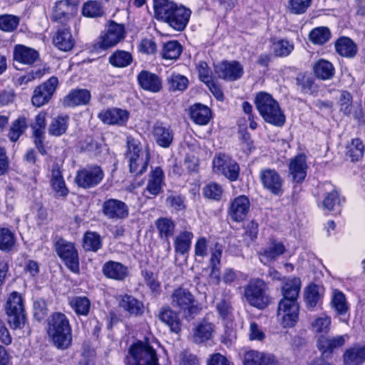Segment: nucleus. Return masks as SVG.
<instances>
[{
	"mask_svg": "<svg viewBox=\"0 0 365 365\" xmlns=\"http://www.w3.org/2000/svg\"><path fill=\"white\" fill-rule=\"evenodd\" d=\"M153 9L157 20L168 24L178 31L185 29L191 14L189 9L169 0H153Z\"/></svg>",
	"mask_w": 365,
	"mask_h": 365,
	"instance_id": "obj_1",
	"label": "nucleus"
},
{
	"mask_svg": "<svg viewBox=\"0 0 365 365\" xmlns=\"http://www.w3.org/2000/svg\"><path fill=\"white\" fill-rule=\"evenodd\" d=\"M48 335L58 349H67L72 344V329L67 317L62 313L51 314L48 320Z\"/></svg>",
	"mask_w": 365,
	"mask_h": 365,
	"instance_id": "obj_2",
	"label": "nucleus"
},
{
	"mask_svg": "<svg viewBox=\"0 0 365 365\" xmlns=\"http://www.w3.org/2000/svg\"><path fill=\"white\" fill-rule=\"evenodd\" d=\"M255 103L262 118L268 123L281 127L285 123V115L278 102L266 92L256 94Z\"/></svg>",
	"mask_w": 365,
	"mask_h": 365,
	"instance_id": "obj_3",
	"label": "nucleus"
},
{
	"mask_svg": "<svg viewBox=\"0 0 365 365\" xmlns=\"http://www.w3.org/2000/svg\"><path fill=\"white\" fill-rule=\"evenodd\" d=\"M126 158L129 163L130 172L134 175H142L147 169L150 154L140 147L138 140L128 138Z\"/></svg>",
	"mask_w": 365,
	"mask_h": 365,
	"instance_id": "obj_4",
	"label": "nucleus"
},
{
	"mask_svg": "<svg viewBox=\"0 0 365 365\" xmlns=\"http://www.w3.org/2000/svg\"><path fill=\"white\" fill-rule=\"evenodd\" d=\"M244 297L250 306L259 309L266 308L270 303L268 286L259 278L251 279L245 287Z\"/></svg>",
	"mask_w": 365,
	"mask_h": 365,
	"instance_id": "obj_5",
	"label": "nucleus"
},
{
	"mask_svg": "<svg viewBox=\"0 0 365 365\" xmlns=\"http://www.w3.org/2000/svg\"><path fill=\"white\" fill-rule=\"evenodd\" d=\"M5 312L11 329H17L24 327L26 323V315L24 301L21 294L14 291L9 294L6 302Z\"/></svg>",
	"mask_w": 365,
	"mask_h": 365,
	"instance_id": "obj_6",
	"label": "nucleus"
},
{
	"mask_svg": "<svg viewBox=\"0 0 365 365\" xmlns=\"http://www.w3.org/2000/svg\"><path fill=\"white\" fill-rule=\"evenodd\" d=\"M170 304L173 308L182 312L186 318L192 317L200 311L193 294L183 287H178L173 290L170 295Z\"/></svg>",
	"mask_w": 365,
	"mask_h": 365,
	"instance_id": "obj_7",
	"label": "nucleus"
},
{
	"mask_svg": "<svg viewBox=\"0 0 365 365\" xmlns=\"http://www.w3.org/2000/svg\"><path fill=\"white\" fill-rule=\"evenodd\" d=\"M104 175V172L99 165H88L76 171L74 182L79 187L91 189L98 185Z\"/></svg>",
	"mask_w": 365,
	"mask_h": 365,
	"instance_id": "obj_8",
	"label": "nucleus"
},
{
	"mask_svg": "<svg viewBox=\"0 0 365 365\" xmlns=\"http://www.w3.org/2000/svg\"><path fill=\"white\" fill-rule=\"evenodd\" d=\"M130 365H159L155 351L142 341L133 344L129 349Z\"/></svg>",
	"mask_w": 365,
	"mask_h": 365,
	"instance_id": "obj_9",
	"label": "nucleus"
},
{
	"mask_svg": "<svg viewBox=\"0 0 365 365\" xmlns=\"http://www.w3.org/2000/svg\"><path fill=\"white\" fill-rule=\"evenodd\" d=\"M213 171L225 176L229 180L236 181L240 175V165L230 156L225 153H217L212 160Z\"/></svg>",
	"mask_w": 365,
	"mask_h": 365,
	"instance_id": "obj_10",
	"label": "nucleus"
},
{
	"mask_svg": "<svg viewBox=\"0 0 365 365\" xmlns=\"http://www.w3.org/2000/svg\"><path fill=\"white\" fill-rule=\"evenodd\" d=\"M299 305L298 302L281 299L278 304L277 320L283 328L294 327L298 320Z\"/></svg>",
	"mask_w": 365,
	"mask_h": 365,
	"instance_id": "obj_11",
	"label": "nucleus"
},
{
	"mask_svg": "<svg viewBox=\"0 0 365 365\" xmlns=\"http://www.w3.org/2000/svg\"><path fill=\"white\" fill-rule=\"evenodd\" d=\"M125 37V28L122 24L112 21L103 31L96 43V47L106 50L116 46Z\"/></svg>",
	"mask_w": 365,
	"mask_h": 365,
	"instance_id": "obj_12",
	"label": "nucleus"
},
{
	"mask_svg": "<svg viewBox=\"0 0 365 365\" xmlns=\"http://www.w3.org/2000/svg\"><path fill=\"white\" fill-rule=\"evenodd\" d=\"M79 0H60L56 1L52 9L51 20L66 25L76 15Z\"/></svg>",
	"mask_w": 365,
	"mask_h": 365,
	"instance_id": "obj_13",
	"label": "nucleus"
},
{
	"mask_svg": "<svg viewBox=\"0 0 365 365\" xmlns=\"http://www.w3.org/2000/svg\"><path fill=\"white\" fill-rule=\"evenodd\" d=\"M55 250L58 257L71 272L79 271V258L78 251L73 243L63 239H59L55 244Z\"/></svg>",
	"mask_w": 365,
	"mask_h": 365,
	"instance_id": "obj_14",
	"label": "nucleus"
},
{
	"mask_svg": "<svg viewBox=\"0 0 365 365\" xmlns=\"http://www.w3.org/2000/svg\"><path fill=\"white\" fill-rule=\"evenodd\" d=\"M259 179L263 188L267 192L277 196L283 194V179L275 169L269 168L261 169Z\"/></svg>",
	"mask_w": 365,
	"mask_h": 365,
	"instance_id": "obj_15",
	"label": "nucleus"
},
{
	"mask_svg": "<svg viewBox=\"0 0 365 365\" xmlns=\"http://www.w3.org/2000/svg\"><path fill=\"white\" fill-rule=\"evenodd\" d=\"M286 251L287 249L283 242L274 239H270L267 245L257 252V256L262 264L270 267Z\"/></svg>",
	"mask_w": 365,
	"mask_h": 365,
	"instance_id": "obj_16",
	"label": "nucleus"
},
{
	"mask_svg": "<svg viewBox=\"0 0 365 365\" xmlns=\"http://www.w3.org/2000/svg\"><path fill=\"white\" fill-rule=\"evenodd\" d=\"M58 84V78L55 76H51L46 82L37 86L31 98L32 104L39 108L48 103L55 92Z\"/></svg>",
	"mask_w": 365,
	"mask_h": 365,
	"instance_id": "obj_17",
	"label": "nucleus"
},
{
	"mask_svg": "<svg viewBox=\"0 0 365 365\" xmlns=\"http://www.w3.org/2000/svg\"><path fill=\"white\" fill-rule=\"evenodd\" d=\"M350 339L348 334L328 337H320L317 346L324 357H329L333 353L341 348Z\"/></svg>",
	"mask_w": 365,
	"mask_h": 365,
	"instance_id": "obj_18",
	"label": "nucleus"
},
{
	"mask_svg": "<svg viewBox=\"0 0 365 365\" xmlns=\"http://www.w3.org/2000/svg\"><path fill=\"white\" fill-rule=\"evenodd\" d=\"M215 70L220 78L230 81L240 78L244 73L243 66L236 61H222L215 66Z\"/></svg>",
	"mask_w": 365,
	"mask_h": 365,
	"instance_id": "obj_19",
	"label": "nucleus"
},
{
	"mask_svg": "<svg viewBox=\"0 0 365 365\" xmlns=\"http://www.w3.org/2000/svg\"><path fill=\"white\" fill-rule=\"evenodd\" d=\"M102 212L108 219L118 220L128 216L129 209L124 202L110 198L103 202Z\"/></svg>",
	"mask_w": 365,
	"mask_h": 365,
	"instance_id": "obj_20",
	"label": "nucleus"
},
{
	"mask_svg": "<svg viewBox=\"0 0 365 365\" xmlns=\"http://www.w3.org/2000/svg\"><path fill=\"white\" fill-rule=\"evenodd\" d=\"M250 210V201L244 195H240L231 200L228 209L230 219L236 222L245 220Z\"/></svg>",
	"mask_w": 365,
	"mask_h": 365,
	"instance_id": "obj_21",
	"label": "nucleus"
},
{
	"mask_svg": "<svg viewBox=\"0 0 365 365\" xmlns=\"http://www.w3.org/2000/svg\"><path fill=\"white\" fill-rule=\"evenodd\" d=\"M164 173L160 167L152 168L146 187L143 192V196L150 199L159 195L164 184Z\"/></svg>",
	"mask_w": 365,
	"mask_h": 365,
	"instance_id": "obj_22",
	"label": "nucleus"
},
{
	"mask_svg": "<svg viewBox=\"0 0 365 365\" xmlns=\"http://www.w3.org/2000/svg\"><path fill=\"white\" fill-rule=\"evenodd\" d=\"M46 113L45 112H40L36 115L34 121L31 124L33 136L34 138V143L39 153L42 155L46 154V149L43 145L46 125Z\"/></svg>",
	"mask_w": 365,
	"mask_h": 365,
	"instance_id": "obj_23",
	"label": "nucleus"
},
{
	"mask_svg": "<svg viewBox=\"0 0 365 365\" xmlns=\"http://www.w3.org/2000/svg\"><path fill=\"white\" fill-rule=\"evenodd\" d=\"M98 117L106 124L123 125L129 118V113L126 110L112 108L101 110Z\"/></svg>",
	"mask_w": 365,
	"mask_h": 365,
	"instance_id": "obj_24",
	"label": "nucleus"
},
{
	"mask_svg": "<svg viewBox=\"0 0 365 365\" xmlns=\"http://www.w3.org/2000/svg\"><path fill=\"white\" fill-rule=\"evenodd\" d=\"M319 192L324 196L321 207L324 210L331 211L339 205L338 192L329 182L321 184Z\"/></svg>",
	"mask_w": 365,
	"mask_h": 365,
	"instance_id": "obj_25",
	"label": "nucleus"
},
{
	"mask_svg": "<svg viewBox=\"0 0 365 365\" xmlns=\"http://www.w3.org/2000/svg\"><path fill=\"white\" fill-rule=\"evenodd\" d=\"M156 143L162 148H168L173 140V131L170 125L162 122L154 124L152 130Z\"/></svg>",
	"mask_w": 365,
	"mask_h": 365,
	"instance_id": "obj_26",
	"label": "nucleus"
},
{
	"mask_svg": "<svg viewBox=\"0 0 365 365\" xmlns=\"http://www.w3.org/2000/svg\"><path fill=\"white\" fill-rule=\"evenodd\" d=\"M91 96L87 89H73L63 99L62 104L66 108L87 105Z\"/></svg>",
	"mask_w": 365,
	"mask_h": 365,
	"instance_id": "obj_27",
	"label": "nucleus"
},
{
	"mask_svg": "<svg viewBox=\"0 0 365 365\" xmlns=\"http://www.w3.org/2000/svg\"><path fill=\"white\" fill-rule=\"evenodd\" d=\"M120 308L130 315L138 317L144 313L143 303L132 295H120L118 298Z\"/></svg>",
	"mask_w": 365,
	"mask_h": 365,
	"instance_id": "obj_28",
	"label": "nucleus"
},
{
	"mask_svg": "<svg viewBox=\"0 0 365 365\" xmlns=\"http://www.w3.org/2000/svg\"><path fill=\"white\" fill-rule=\"evenodd\" d=\"M160 320L165 324L173 333L181 331L182 324L178 314L170 307L166 306L160 309L158 314Z\"/></svg>",
	"mask_w": 365,
	"mask_h": 365,
	"instance_id": "obj_29",
	"label": "nucleus"
},
{
	"mask_svg": "<svg viewBox=\"0 0 365 365\" xmlns=\"http://www.w3.org/2000/svg\"><path fill=\"white\" fill-rule=\"evenodd\" d=\"M102 271L106 277L118 281L124 280L129 274L128 268L126 266L114 261L106 262Z\"/></svg>",
	"mask_w": 365,
	"mask_h": 365,
	"instance_id": "obj_30",
	"label": "nucleus"
},
{
	"mask_svg": "<svg viewBox=\"0 0 365 365\" xmlns=\"http://www.w3.org/2000/svg\"><path fill=\"white\" fill-rule=\"evenodd\" d=\"M244 365H277V361L272 354L250 350L245 354Z\"/></svg>",
	"mask_w": 365,
	"mask_h": 365,
	"instance_id": "obj_31",
	"label": "nucleus"
},
{
	"mask_svg": "<svg viewBox=\"0 0 365 365\" xmlns=\"http://www.w3.org/2000/svg\"><path fill=\"white\" fill-rule=\"evenodd\" d=\"M343 359L346 365H361L365 361V345L354 344L344 351Z\"/></svg>",
	"mask_w": 365,
	"mask_h": 365,
	"instance_id": "obj_32",
	"label": "nucleus"
},
{
	"mask_svg": "<svg viewBox=\"0 0 365 365\" xmlns=\"http://www.w3.org/2000/svg\"><path fill=\"white\" fill-rule=\"evenodd\" d=\"M14 60L23 64H33L39 57L38 52L24 45H16L14 49Z\"/></svg>",
	"mask_w": 365,
	"mask_h": 365,
	"instance_id": "obj_33",
	"label": "nucleus"
},
{
	"mask_svg": "<svg viewBox=\"0 0 365 365\" xmlns=\"http://www.w3.org/2000/svg\"><path fill=\"white\" fill-rule=\"evenodd\" d=\"M138 81L142 88L153 93L159 92L162 88L160 78L147 71H143L138 74Z\"/></svg>",
	"mask_w": 365,
	"mask_h": 365,
	"instance_id": "obj_34",
	"label": "nucleus"
},
{
	"mask_svg": "<svg viewBox=\"0 0 365 365\" xmlns=\"http://www.w3.org/2000/svg\"><path fill=\"white\" fill-rule=\"evenodd\" d=\"M307 165L306 158L303 155H299L292 159L289 165V173L294 182H302L307 175Z\"/></svg>",
	"mask_w": 365,
	"mask_h": 365,
	"instance_id": "obj_35",
	"label": "nucleus"
},
{
	"mask_svg": "<svg viewBox=\"0 0 365 365\" xmlns=\"http://www.w3.org/2000/svg\"><path fill=\"white\" fill-rule=\"evenodd\" d=\"M189 113L192 121L200 125H207L211 118L210 109L201 103H195L190 106Z\"/></svg>",
	"mask_w": 365,
	"mask_h": 365,
	"instance_id": "obj_36",
	"label": "nucleus"
},
{
	"mask_svg": "<svg viewBox=\"0 0 365 365\" xmlns=\"http://www.w3.org/2000/svg\"><path fill=\"white\" fill-rule=\"evenodd\" d=\"M54 45L61 51H70L74 46V39L69 28L58 29L53 38Z\"/></svg>",
	"mask_w": 365,
	"mask_h": 365,
	"instance_id": "obj_37",
	"label": "nucleus"
},
{
	"mask_svg": "<svg viewBox=\"0 0 365 365\" xmlns=\"http://www.w3.org/2000/svg\"><path fill=\"white\" fill-rule=\"evenodd\" d=\"M300 289L301 280L299 278H288L282 287V293L283 295L282 299L297 302Z\"/></svg>",
	"mask_w": 365,
	"mask_h": 365,
	"instance_id": "obj_38",
	"label": "nucleus"
},
{
	"mask_svg": "<svg viewBox=\"0 0 365 365\" xmlns=\"http://www.w3.org/2000/svg\"><path fill=\"white\" fill-rule=\"evenodd\" d=\"M334 46L336 52L346 58L354 57L358 51L356 44L350 38L345 36L338 38Z\"/></svg>",
	"mask_w": 365,
	"mask_h": 365,
	"instance_id": "obj_39",
	"label": "nucleus"
},
{
	"mask_svg": "<svg viewBox=\"0 0 365 365\" xmlns=\"http://www.w3.org/2000/svg\"><path fill=\"white\" fill-rule=\"evenodd\" d=\"M194 235L192 232L185 230L180 232L174 239L175 252L178 255H184L190 250Z\"/></svg>",
	"mask_w": 365,
	"mask_h": 365,
	"instance_id": "obj_40",
	"label": "nucleus"
},
{
	"mask_svg": "<svg viewBox=\"0 0 365 365\" xmlns=\"http://www.w3.org/2000/svg\"><path fill=\"white\" fill-rule=\"evenodd\" d=\"M70 118L67 115H59L53 118L48 128V133L51 136L60 137L68 130Z\"/></svg>",
	"mask_w": 365,
	"mask_h": 365,
	"instance_id": "obj_41",
	"label": "nucleus"
},
{
	"mask_svg": "<svg viewBox=\"0 0 365 365\" xmlns=\"http://www.w3.org/2000/svg\"><path fill=\"white\" fill-rule=\"evenodd\" d=\"M156 228L161 239H165L168 242V250H170L169 238L174 234L175 225L174 222L167 217H160L155 222Z\"/></svg>",
	"mask_w": 365,
	"mask_h": 365,
	"instance_id": "obj_42",
	"label": "nucleus"
},
{
	"mask_svg": "<svg viewBox=\"0 0 365 365\" xmlns=\"http://www.w3.org/2000/svg\"><path fill=\"white\" fill-rule=\"evenodd\" d=\"M321 288L317 284H309L304 291V301L309 309L317 307L322 302V292Z\"/></svg>",
	"mask_w": 365,
	"mask_h": 365,
	"instance_id": "obj_43",
	"label": "nucleus"
},
{
	"mask_svg": "<svg viewBox=\"0 0 365 365\" xmlns=\"http://www.w3.org/2000/svg\"><path fill=\"white\" fill-rule=\"evenodd\" d=\"M51 183L58 195L65 197L68 194V190L58 165H54L52 168Z\"/></svg>",
	"mask_w": 365,
	"mask_h": 365,
	"instance_id": "obj_44",
	"label": "nucleus"
},
{
	"mask_svg": "<svg viewBox=\"0 0 365 365\" xmlns=\"http://www.w3.org/2000/svg\"><path fill=\"white\" fill-rule=\"evenodd\" d=\"M330 305L339 315L345 314L349 309L345 294L338 289H333Z\"/></svg>",
	"mask_w": 365,
	"mask_h": 365,
	"instance_id": "obj_45",
	"label": "nucleus"
},
{
	"mask_svg": "<svg viewBox=\"0 0 365 365\" xmlns=\"http://www.w3.org/2000/svg\"><path fill=\"white\" fill-rule=\"evenodd\" d=\"M314 71L317 78L322 80H329L334 74V68L329 61L320 59L314 65Z\"/></svg>",
	"mask_w": 365,
	"mask_h": 365,
	"instance_id": "obj_46",
	"label": "nucleus"
},
{
	"mask_svg": "<svg viewBox=\"0 0 365 365\" xmlns=\"http://www.w3.org/2000/svg\"><path fill=\"white\" fill-rule=\"evenodd\" d=\"M213 331V324L204 321L198 324L194 329L193 339L197 343L204 342L211 338Z\"/></svg>",
	"mask_w": 365,
	"mask_h": 365,
	"instance_id": "obj_47",
	"label": "nucleus"
},
{
	"mask_svg": "<svg viewBox=\"0 0 365 365\" xmlns=\"http://www.w3.org/2000/svg\"><path fill=\"white\" fill-rule=\"evenodd\" d=\"M168 89L171 91L182 92L188 86L189 81L187 77L177 73H172L167 78Z\"/></svg>",
	"mask_w": 365,
	"mask_h": 365,
	"instance_id": "obj_48",
	"label": "nucleus"
},
{
	"mask_svg": "<svg viewBox=\"0 0 365 365\" xmlns=\"http://www.w3.org/2000/svg\"><path fill=\"white\" fill-rule=\"evenodd\" d=\"M28 128V120L24 116L19 117L15 120L10 128L8 137L12 142H16Z\"/></svg>",
	"mask_w": 365,
	"mask_h": 365,
	"instance_id": "obj_49",
	"label": "nucleus"
},
{
	"mask_svg": "<svg viewBox=\"0 0 365 365\" xmlns=\"http://www.w3.org/2000/svg\"><path fill=\"white\" fill-rule=\"evenodd\" d=\"M69 304L78 315L87 316L91 309V302L86 297H73L69 300Z\"/></svg>",
	"mask_w": 365,
	"mask_h": 365,
	"instance_id": "obj_50",
	"label": "nucleus"
},
{
	"mask_svg": "<svg viewBox=\"0 0 365 365\" xmlns=\"http://www.w3.org/2000/svg\"><path fill=\"white\" fill-rule=\"evenodd\" d=\"M331 38L330 30L325 26L317 27L309 34V41L316 45H323Z\"/></svg>",
	"mask_w": 365,
	"mask_h": 365,
	"instance_id": "obj_51",
	"label": "nucleus"
},
{
	"mask_svg": "<svg viewBox=\"0 0 365 365\" xmlns=\"http://www.w3.org/2000/svg\"><path fill=\"white\" fill-rule=\"evenodd\" d=\"M216 309L220 318L225 324H227L232 322L234 319L233 307L228 299H222L217 302Z\"/></svg>",
	"mask_w": 365,
	"mask_h": 365,
	"instance_id": "obj_52",
	"label": "nucleus"
},
{
	"mask_svg": "<svg viewBox=\"0 0 365 365\" xmlns=\"http://www.w3.org/2000/svg\"><path fill=\"white\" fill-rule=\"evenodd\" d=\"M83 247L86 251L97 252L102 247L100 235L94 232H86L83 237Z\"/></svg>",
	"mask_w": 365,
	"mask_h": 365,
	"instance_id": "obj_53",
	"label": "nucleus"
},
{
	"mask_svg": "<svg viewBox=\"0 0 365 365\" xmlns=\"http://www.w3.org/2000/svg\"><path fill=\"white\" fill-rule=\"evenodd\" d=\"M182 51V47L177 41H170L164 44L162 56L165 59L176 60Z\"/></svg>",
	"mask_w": 365,
	"mask_h": 365,
	"instance_id": "obj_54",
	"label": "nucleus"
},
{
	"mask_svg": "<svg viewBox=\"0 0 365 365\" xmlns=\"http://www.w3.org/2000/svg\"><path fill=\"white\" fill-rule=\"evenodd\" d=\"M104 14L101 4L97 1H88L82 6V15L88 18L102 16Z\"/></svg>",
	"mask_w": 365,
	"mask_h": 365,
	"instance_id": "obj_55",
	"label": "nucleus"
},
{
	"mask_svg": "<svg viewBox=\"0 0 365 365\" xmlns=\"http://www.w3.org/2000/svg\"><path fill=\"white\" fill-rule=\"evenodd\" d=\"M132 61L131 54L125 51L118 50L109 57L110 63L118 68L126 67Z\"/></svg>",
	"mask_w": 365,
	"mask_h": 365,
	"instance_id": "obj_56",
	"label": "nucleus"
},
{
	"mask_svg": "<svg viewBox=\"0 0 365 365\" xmlns=\"http://www.w3.org/2000/svg\"><path fill=\"white\" fill-rule=\"evenodd\" d=\"M364 145L359 138H354L346 147V155L352 161H358L364 155Z\"/></svg>",
	"mask_w": 365,
	"mask_h": 365,
	"instance_id": "obj_57",
	"label": "nucleus"
},
{
	"mask_svg": "<svg viewBox=\"0 0 365 365\" xmlns=\"http://www.w3.org/2000/svg\"><path fill=\"white\" fill-rule=\"evenodd\" d=\"M16 237L14 233L8 228H0V250L10 251L14 246Z\"/></svg>",
	"mask_w": 365,
	"mask_h": 365,
	"instance_id": "obj_58",
	"label": "nucleus"
},
{
	"mask_svg": "<svg viewBox=\"0 0 365 365\" xmlns=\"http://www.w3.org/2000/svg\"><path fill=\"white\" fill-rule=\"evenodd\" d=\"M20 19L12 14L0 15V30L5 32H12L19 26Z\"/></svg>",
	"mask_w": 365,
	"mask_h": 365,
	"instance_id": "obj_59",
	"label": "nucleus"
},
{
	"mask_svg": "<svg viewBox=\"0 0 365 365\" xmlns=\"http://www.w3.org/2000/svg\"><path fill=\"white\" fill-rule=\"evenodd\" d=\"M312 0H288L287 9L294 14H302L311 6Z\"/></svg>",
	"mask_w": 365,
	"mask_h": 365,
	"instance_id": "obj_60",
	"label": "nucleus"
},
{
	"mask_svg": "<svg viewBox=\"0 0 365 365\" xmlns=\"http://www.w3.org/2000/svg\"><path fill=\"white\" fill-rule=\"evenodd\" d=\"M331 319L327 315L317 317L312 322V330L319 334H327L330 329Z\"/></svg>",
	"mask_w": 365,
	"mask_h": 365,
	"instance_id": "obj_61",
	"label": "nucleus"
},
{
	"mask_svg": "<svg viewBox=\"0 0 365 365\" xmlns=\"http://www.w3.org/2000/svg\"><path fill=\"white\" fill-rule=\"evenodd\" d=\"M273 49L277 56L284 57L293 51L294 44L287 40L282 39L274 43Z\"/></svg>",
	"mask_w": 365,
	"mask_h": 365,
	"instance_id": "obj_62",
	"label": "nucleus"
},
{
	"mask_svg": "<svg viewBox=\"0 0 365 365\" xmlns=\"http://www.w3.org/2000/svg\"><path fill=\"white\" fill-rule=\"evenodd\" d=\"M353 98L350 93L343 91L339 99V110L346 115H349L352 111Z\"/></svg>",
	"mask_w": 365,
	"mask_h": 365,
	"instance_id": "obj_63",
	"label": "nucleus"
},
{
	"mask_svg": "<svg viewBox=\"0 0 365 365\" xmlns=\"http://www.w3.org/2000/svg\"><path fill=\"white\" fill-rule=\"evenodd\" d=\"M258 224L254 221H250L244 226L245 232L243 235L244 240L250 244L256 240L259 232Z\"/></svg>",
	"mask_w": 365,
	"mask_h": 365,
	"instance_id": "obj_64",
	"label": "nucleus"
}]
</instances>
